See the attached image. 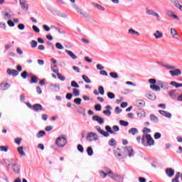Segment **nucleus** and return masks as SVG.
Returning a JSON list of instances; mask_svg holds the SVG:
<instances>
[{
	"instance_id": "f257e3e1",
	"label": "nucleus",
	"mask_w": 182,
	"mask_h": 182,
	"mask_svg": "<svg viewBox=\"0 0 182 182\" xmlns=\"http://www.w3.org/2000/svg\"><path fill=\"white\" fill-rule=\"evenodd\" d=\"M108 176L112 178V180H114L117 182H123V178L122 176L117 173H113L110 169H109V171L107 172Z\"/></svg>"
},
{
	"instance_id": "f03ea898",
	"label": "nucleus",
	"mask_w": 182,
	"mask_h": 182,
	"mask_svg": "<svg viewBox=\"0 0 182 182\" xmlns=\"http://www.w3.org/2000/svg\"><path fill=\"white\" fill-rule=\"evenodd\" d=\"M66 143H68V140L63 136H60L55 141V144L58 147H63L66 145Z\"/></svg>"
},
{
	"instance_id": "7ed1b4c3",
	"label": "nucleus",
	"mask_w": 182,
	"mask_h": 182,
	"mask_svg": "<svg viewBox=\"0 0 182 182\" xmlns=\"http://www.w3.org/2000/svg\"><path fill=\"white\" fill-rule=\"evenodd\" d=\"M1 15H3V18L5 20L11 19L14 16L12 14V11L11 9H6L5 10L1 11Z\"/></svg>"
},
{
	"instance_id": "20e7f679",
	"label": "nucleus",
	"mask_w": 182,
	"mask_h": 182,
	"mask_svg": "<svg viewBox=\"0 0 182 182\" xmlns=\"http://www.w3.org/2000/svg\"><path fill=\"white\" fill-rule=\"evenodd\" d=\"M9 166H11V169L13 170L14 173H16V174H19L21 171V166L19 164L13 162L11 164H9Z\"/></svg>"
},
{
	"instance_id": "39448f33",
	"label": "nucleus",
	"mask_w": 182,
	"mask_h": 182,
	"mask_svg": "<svg viewBox=\"0 0 182 182\" xmlns=\"http://www.w3.org/2000/svg\"><path fill=\"white\" fill-rule=\"evenodd\" d=\"M124 152V156H129V157H132L134 156V150H133L132 146H125Z\"/></svg>"
},
{
	"instance_id": "423d86ee",
	"label": "nucleus",
	"mask_w": 182,
	"mask_h": 182,
	"mask_svg": "<svg viewBox=\"0 0 182 182\" xmlns=\"http://www.w3.org/2000/svg\"><path fill=\"white\" fill-rule=\"evenodd\" d=\"M73 8H74L75 9V11L78 13L80 14V15H82V16H84V18H89V14L83 12V10H82V9H80V7L77 6V4H73Z\"/></svg>"
},
{
	"instance_id": "0eeeda50",
	"label": "nucleus",
	"mask_w": 182,
	"mask_h": 182,
	"mask_svg": "<svg viewBox=\"0 0 182 182\" xmlns=\"http://www.w3.org/2000/svg\"><path fill=\"white\" fill-rule=\"evenodd\" d=\"M86 139L88 141H93V140H97V134L94 132H89L86 136Z\"/></svg>"
},
{
	"instance_id": "6e6552de",
	"label": "nucleus",
	"mask_w": 182,
	"mask_h": 182,
	"mask_svg": "<svg viewBox=\"0 0 182 182\" xmlns=\"http://www.w3.org/2000/svg\"><path fill=\"white\" fill-rule=\"evenodd\" d=\"M19 4L23 11H25V12L28 11L29 6H28V1L26 0H20Z\"/></svg>"
},
{
	"instance_id": "1a4fd4ad",
	"label": "nucleus",
	"mask_w": 182,
	"mask_h": 182,
	"mask_svg": "<svg viewBox=\"0 0 182 182\" xmlns=\"http://www.w3.org/2000/svg\"><path fill=\"white\" fill-rule=\"evenodd\" d=\"M169 73L172 77H174L176 76H180L181 75V69H174L173 70H170Z\"/></svg>"
},
{
	"instance_id": "9d476101",
	"label": "nucleus",
	"mask_w": 182,
	"mask_h": 182,
	"mask_svg": "<svg viewBox=\"0 0 182 182\" xmlns=\"http://www.w3.org/2000/svg\"><path fill=\"white\" fill-rule=\"evenodd\" d=\"M6 73L9 75V76H13L14 77L18 76V75H19V72H18L16 70H12L11 68H8L6 70Z\"/></svg>"
},
{
	"instance_id": "9b49d317",
	"label": "nucleus",
	"mask_w": 182,
	"mask_h": 182,
	"mask_svg": "<svg viewBox=\"0 0 182 182\" xmlns=\"http://www.w3.org/2000/svg\"><path fill=\"white\" fill-rule=\"evenodd\" d=\"M157 85L161 87L164 90H168V83L163 81H158Z\"/></svg>"
},
{
	"instance_id": "f8f14e48",
	"label": "nucleus",
	"mask_w": 182,
	"mask_h": 182,
	"mask_svg": "<svg viewBox=\"0 0 182 182\" xmlns=\"http://www.w3.org/2000/svg\"><path fill=\"white\" fill-rule=\"evenodd\" d=\"M92 120L94 122H97L100 124H103V123H105V119L102 118V117H99V115H94L92 117Z\"/></svg>"
},
{
	"instance_id": "ddd939ff",
	"label": "nucleus",
	"mask_w": 182,
	"mask_h": 182,
	"mask_svg": "<svg viewBox=\"0 0 182 182\" xmlns=\"http://www.w3.org/2000/svg\"><path fill=\"white\" fill-rule=\"evenodd\" d=\"M146 140L148 146H153V144H154V139H153V138L151 137V135L146 134Z\"/></svg>"
},
{
	"instance_id": "4468645a",
	"label": "nucleus",
	"mask_w": 182,
	"mask_h": 182,
	"mask_svg": "<svg viewBox=\"0 0 182 182\" xmlns=\"http://www.w3.org/2000/svg\"><path fill=\"white\" fill-rule=\"evenodd\" d=\"M96 130H97V132L99 133H100V134H102V136H104V137H109V134L108 132H106L105 130L101 129L100 126H96L95 127Z\"/></svg>"
},
{
	"instance_id": "2eb2a0df",
	"label": "nucleus",
	"mask_w": 182,
	"mask_h": 182,
	"mask_svg": "<svg viewBox=\"0 0 182 182\" xmlns=\"http://www.w3.org/2000/svg\"><path fill=\"white\" fill-rule=\"evenodd\" d=\"M11 87V84L8 82H1L0 83V90H8Z\"/></svg>"
},
{
	"instance_id": "dca6fc26",
	"label": "nucleus",
	"mask_w": 182,
	"mask_h": 182,
	"mask_svg": "<svg viewBox=\"0 0 182 182\" xmlns=\"http://www.w3.org/2000/svg\"><path fill=\"white\" fill-rule=\"evenodd\" d=\"M171 2L174 5L175 8L182 11V6L180 4V2H178V0H171Z\"/></svg>"
},
{
	"instance_id": "f3484780",
	"label": "nucleus",
	"mask_w": 182,
	"mask_h": 182,
	"mask_svg": "<svg viewBox=\"0 0 182 182\" xmlns=\"http://www.w3.org/2000/svg\"><path fill=\"white\" fill-rule=\"evenodd\" d=\"M168 96L171 97V99H176L177 97V90H172L171 91H168Z\"/></svg>"
},
{
	"instance_id": "a211bd4d",
	"label": "nucleus",
	"mask_w": 182,
	"mask_h": 182,
	"mask_svg": "<svg viewBox=\"0 0 182 182\" xmlns=\"http://www.w3.org/2000/svg\"><path fill=\"white\" fill-rule=\"evenodd\" d=\"M105 109L107 110H104L103 114H105V116H110V114H112V112L110 111V110H112V106L107 105L105 107Z\"/></svg>"
},
{
	"instance_id": "6ab92c4d",
	"label": "nucleus",
	"mask_w": 182,
	"mask_h": 182,
	"mask_svg": "<svg viewBox=\"0 0 182 182\" xmlns=\"http://www.w3.org/2000/svg\"><path fill=\"white\" fill-rule=\"evenodd\" d=\"M33 109L35 112H41L43 110V107L41 104H35L33 105Z\"/></svg>"
},
{
	"instance_id": "aec40b11",
	"label": "nucleus",
	"mask_w": 182,
	"mask_h": 182,
	"mask_svg": "<svg viewBox=\"0 0 182 182\" xmlns=\"http://www.w3.org/2000/svg\"><path fill=\"white\" fill-rule=\"evenodd\" d=\"M160 114H162V116H165V117H167V119H171V113L164 111V110H159Z\"/></svg>"
},
{
	"instance_id": "412c9836",
	"label": "nucleus",
	"mask_w": 182,
	"mask_h": 182,
	"mask_svg": "<svg viewBox=\"0 0 182 182\" xmlns=\"http://www.w3.org/2000/svg\"><path fill=\"white\" fill-rule=\"evenodd\" d=\"M136 105L138 106V107H144L146 106V102L143 100H137L136 101Z\"/></svg>"
},
{
	"instance_id": "4be33fe9",
	"label": "nucleus",
	"mask_w": 182,
	"mask_h": 182,
	"mask_svg": "<svg viewBox=\"0 0 182 182\" xmlns=\"http://www.w3.org/2000/svg\"><path fill=\"white\" fill-rule=\"evenodd\" d=\"M50 87L54 92H59L60 90V85L59 84H52L50 85Z\"/></svg>"
},
{
	"instance_id": "5701e85b",
	"label": "nucleus",
	"mask_w": 182,
	"mask_h": 182,
	"mask_svg": "<svg viewBox=\"0 0 182 182\" xmlns=\"http://www.w3.org/2000/svg\"><path fill=\"white\" fill-rule=\"evenodd\" d=\"M166 173L168 175V177H173V176H174V169L171 168H167L166 169Z\"/></svg>"
},
{
	"instance_id": "b1692460",
	"label": "nucleus",
	"mask_w": 182,
	"mask_h": 182,
	"mask_svg": "<svg viewBox=\"0 0 182 182\" xmlns=\"http://www.w3.org/2000/svg\"><path fill=\"white\" fill-rule=\"evenodd\" d=\"M65 53H67L70 58L73 60L77 59V56L73 53V52L69 50H65Z\"/></svg>"
},
{
	"instance_id": "393cba45",
	"label": "nucleus",
	"mask_w": 182,
	"mask_h": 182,
	"mask_svg": "<svg viewBox=\"0 0 182 182\" xmlns=\"http://www.w3.org/2000/svg\"><path fill=\"white\" fill-rule=\"evenodd\" d=\"M154 36H155L156 39H160L163 38V33L160 32V31H156L154 33Z\"/></svg>"
},
{
	"instance_id": "a878e982",
	"label": "nucleus",
	"mask_w": 182,
	"mask_h": 182,
	"mask_svg": "<svg viewBox=\"0 0 182 182\" xmlns=\"http://www.w3.org/2000/svg\"><path fill=\"white\" fill-rule=\"evenodd\" d=\"M17 151L20 156H26V154H25V151H23V146H18Z\"/></svg>"
},
{
	"instance_id": "bb28decb",
	"label": "nucleus",
	"mask_w": 182,
	"mask_h": 182,
	"mask_svg": "<svg viewBox=\"0 0 182 182\" xmlns=\"http://www.w3.org/2000/svg\"><path fill=\"white\" fill-rule=\"evenodd\" d=\"M128 33H129V35H136V36H140V33H139L138 31H136L133 28H130L128 31Z\"/></svg>"
},
{
	"instance_id": "cd10ccee",
	"label": "nucleus",
	"mask_w": 182,
	"mask_h": 182,
	"mask_svg": "<svg viewBox=\"0 0 182 182\" xmlns=\"http://www.w3.org/2000/svg\"><path fill=\"white\" fill-rule=\"evenodd\" d=\"M170 85L171 86H174V87L178 88V87H182V83H178L176 81H172L170 82Z\"/></svg>"
},
{
	"instance_id": "c85d7f7f",
	"label": "nucleus",
	"mask_w": 182,
	"mask_h": 182,
	"mask_svg": "<svg viewBox=\"0 0 182 182\" xmlns=\"http://www.w3.org/2000/svg\"><path fill=\"white\" fill-rule=\"evenodd\" d=\"M145 96L149 100H156V95H154V94H149V93H147Z\"/></svg>"
},
{
	"instance_id": "c756f323",
	"label": "nucleus",
	"mask_w": 182,
	"mask_h": 182,
	"mask_svg": "<svg viewBox=\"0 0 182 182\" xmlns=\"http://www.w3.org/2000/svg\"><path fill=\"white\" fill-rule=\"evenodd\" d=\"M129 133L134 136L135 134H137V133H139V130L136 128H131L129 130Z\"/></svg>"
},
{
	"instance_id": "7c9ffc66",
	"label": "nucleus",
	"mask_w": 182,
	"mask_h": 182,
	"mask_svg": "<svg viewBox=\"0 0 182 182\" xmlns=\"http://www.w3.org/2000/svg\"><path fill=\"white\" fill-rule=\"evenodd\" d=\"M150 89H152V90H155V92H160L161 90L160 87L156 85H151Z\"/></svg>"
},
{
	"instance_id": "2f4dec72",
	"label": "nucleus",
	"mask_w": 182,
	"mask_h": 182,
	"mask_svg": "<svg viewBox=\"0 0 182 182\" xmlns=\"http://www.w3.org/2000/svg\"><path fill=\"white\" fill-rule=\"evenodd\" d=\"M149 117H150V119H151L152 122H154L155 123H159V118H158L156 115L151 114L149 116Z\"/></svg>"
},
{
	"instance_id": "473e14b6",
	"label": "nucleus",
	"mask_w": 182,
	"mask_h": 182,
	"mask_svg": "<svg viewBox=\"0 0 182 182\" xmlns=\"http://www.w3.org/2000/svg\"><path fill=\"white\" fill-rule=\"evenodd\" d=\"M38 80H39V78H38L36 75H32L30 83H38Z\"/></svg>"
},
{
	"instance_id": "72a5a7b5",
	"label": "nucleus",
	"mask_w": 182,
	"mask_h": 182,
	"mask_svg": "<svg viewBox=\"0 0 182 182\" xmlns=\"http://www.w3.org/2000/svg\"><path fill=\"white\" fill-rule=\"evenodd\" d=\"M105 130H107V133H110L111 134H115L114 132L112 129V127L109 125L105 127Z\"/></svg>"
},
{
	"instance_id": "f704fd0d",
	"label": "nucleus",
	"mask_w": 182,
	"mask_h": 182,
	"mask_svg": "<svg viewBox=\"0 0 182 182\" xmlns=\"http://www.w3.org/2000/svg\"><path fill=\"white\" fill-rule=\"evenodd\" d=\"M82 77L83 80L85 82V83H92V80H90L89 79V77H87V75H82Z\"/></svg>"
},
{
	"instance_id": "c9c22d12",
	"label": "nucleus",
	"mask_w": 182,
	"mask_h": 182,
	"mask_svg": "<svg viewBox=\"0 0 182 182\" xmlns=\"http://www.w3.org/2000/svg\"><path fill=\"white\" fill-rule=\"evenodd\" d=\"M93 6L97 8V9H100L101 11H105V7L102 6L100 4H97V3H92Z\"/></svg>"
},
{
	"instance_id": "e433bc0d",
	"label": "nucleus",
	"mask_w": 182,
	"mask_h": 182,
	"mask_svg": "<svg viewBox=\"0 0 182 182\" xmlns=\"http://www.w3.org/2000/svg\"><path fill=\"white\" fill-rule=\"evenodd\" d=\"M109 171H107V173L103 171H100L99 173L100 174V177H102L103 178H106V177H107V176H109V174L107 173V172Z\"/></svg>"
},
{
	"instance_id": "4c0bfd02",
	"label": "nucleus",
	"mask_w": 182,
	"mask_h": 182,
	"mask_svg": "<svg viewBox=\"0 0 182 182\" xmlns=\"http://www.w3.org/2000/svg\"><path fill=\"white\" fill-rule=\"evenodd\" d=\"M21 76L23 79H26L28 76H31V74H28V71L25 70L21 73Z\"/></svg>"
},
{
	"instance_id": "58836bf2",
	"label": "nucleus",
	"mask_w": 182,
	"mask_h": 182,
	"mask_svg": "<svg viewBox=\"0 0 182 182\" xmlns=\"http://www.w3.org/2000/svg\"><path fill=\"white\" fill-rule=\"evenodd\" d=\"M45 134H46V132H45V131H39L37 134V137L38 139H41V137H43V136H45Z\"/></svg>"
},
{
	"instance_id": "ea45409f",
	"label": "nucleus",
	"mask_w": 182,
	"mask_h": 182,
	"mask_svg": "<svg viewBox=\"0 0 182 182\" xmlns=\"http://www.w3.org/2000/svg\"><path fill=\"white\" fill-rule=\"evenodd\" d=\"M9 150V146H0V151H4V153H6Z\"/></svg>"
},
{
	"instance_id": "a19ab883",
	"label": "nucleus",
	"mask_w": 182,
	"mask_h": 182,
	"mask_svg": "<svg viewBox=\"0 0 182 182\" xmlns=\"http://www.w3.org/2000/svg\"><path fill=\"white\" fill-rule=\"evenodd\" d=\"M87 153L88 156H93V149L92 147L89 146L87 148Z\"/></svg>"
},
{
	"instance_id": "79ce46f5",
	"label": "nucleus",
	"mask_w": 182,
	"mask_h": 182,
	"mask_svg": "<svg viewBox=\"0 0 182 182\" xmlns=\"http://www.w3.org/2000/svg\"><path fill=\"white\" fill-rule=\"evenodd\" d=\"M154 13H155V11L153 9H147L146 10V14H147V15H152V16H154Z\"/></svg>"
},
{
	"instance_id": "37998d69",
	"label": "nucleus",
	"mask_w": 182,
	"mask_h": 182,
	"mask_svg": "<svg viewBox=\"0 0 182 182\" xmlns=\"http://www.w3.org/2000/svg\"><path fill=\"white\" fill-rule=\"evenodd\" d=\"M107 96L109 97V99H114L116 97L114 93L111 92H107Z\"/></svg>"
},
{
	"instance_id": "c03bdc74",
	"label": "nucleus",
	"mask_w": 182,
	"mask_h": 182,
	"mask_svg": "<svg viewBox=\"0 0 182 182\" xmlns=\"http://www.w3.org/2000/svg\"><path fill=\"white\" fill-rule=\"evenodd\" d=\"M73 92L74 96H75V97H77V96H79V95H80V91L76 88H74L73 90Z\"/></svg>"
},
{
	"instance_id": "a18cd8bd",
	"label": "nucleus",
	"mask_w": 182,
	"mask_h": 182,
	"mask_svg": "<svg viewBox=\"0 0 182 182\" xmlns=\"http://www.w3.org/2000/svg\"><path fill=\"white\" fill-rule=\"evenodd\" d=\"M164 68H166V69L174 70L176 69V66L173 65H164Z\"/></svg>"
},
{
	"instance_id": "49530a36",
	"label": "nucleus",
	"mask_w": 182,
	"mask_h": 182,
	"mask_svg": "<svg viewBox=\"0 0 182 182\" xmlns=\"http://www.w3.org/2000/svg\"><path fill=\"white\" fill-rule=\"evenodd\" d=\"M31 46L33 48H36V46H38V42L36 41H35V40L31 41Z\"/></svg>"
},
{
	"instance_id": "de8ad7c7",
	"label": "nucleus",
	"mask_w": 182,
	"mask_h": 182,
	"mask_svg": "<svg viewBox=\"0 0 182 182\" xmlns=\"http://www.w3.org/2000/svg\"><path fill=\"white\" fill-rule=\"evenodd\" d=\"M71 87H77V88L80 87L79 84H77V82H76V81H75V80L71 81Z\"/></svg>"
},
{
	"instance_id": "09e8293b",
	"label": "nucleus",
	"mask_w": 182,
	"mask_h": 182,
	"mask_svg": "<svg viewBox=\"0 0 182 182\" xmlns=\"http://www.w3.org/2000/svg\"><path fill=\"white\" fill-rule=\"evenodd\" d=\"M119 124H120L121 126L127 127V126H129V122H127V121H124V120H120V121H119Z\"/></svg>"
},
{
	"instance_id": "8fccbe9b",
	"label": "nucleus",
	"mask_w": 182,
	"mask_h": 182,
	"mask_svg": "<svg viewBox=\"0 0 182 182\" xmlns=\"http://www.w3.org/2000/svg\"><path fill=\"white\" fill-rule=\"evenodd\" d=\"M77 149L78 151H80V153H83V151H85V149L83 148V146H82L81 144H78Z\"/></svg>"
},
{
	"instance_id": "3c124183",
	"label": "nucleus",
	"mask_w": 182,
	"mask_h": 182,
	"mask_svg": "<svg viewBox=\"0 0 182 182\" xmlns=\"http://www.w3.org/2000/svg\"><path fill=\"white\" fill-rule=\"evenodd\" d=\"M109 75L111 77H113V79H117L119 77V75L117 74V73L112 72L109 73Z\"/></svg>"
},
{
	"instance_id": "603ef678",
	"label": "nucleus",
	"mask_w": 182,
	"mask_h": 182,
	"mask_svg": "<svg viewBox=\"0 0 182 182\" xmlns=\"http://www.w3.org/2000/svg\"><path fill=\"white\" fill-rule=\"evenodd\" d=\"M114 156L116 157H121V159H124V155L120 154L119 152H117V151H114Z\"/></svg>"
},
{
	"instance_id": "864d4df0",
	"label": "nucleus",
	"mask_w": 182,
	"mask_h": 182,
	"mask_svg": "<svg viewBox=\"0 0 182 182\" xmlns=\"http://www.w3.org/2000/svg\"><path fill=\"white\" fill-rule=\"evenodd\" d=\"M138 117H146V112L142 111L141 112H137Z\"/></svg>"
},
{
	"instance_id": "5fc2aeb1",
	"label": "nucleus",
	"mask_w": 182,
	"mask_h": 182,
	"mask_svg": "<svg viewBox=\"0 0 182 182\" xmlns=\"http://www.w3.org/2000/svg\"><path fill=\"white\" fill-rule=\"evenodd\" d=\"M95 109L97 112H100V110H102V105L100 104H97L95 105Z\"/></svg>"
},
{
	"instance_id": "6e6d98bb",
	"label": "nucleus",
	"mask_w": 182,
	"mask_h": 182,
	"mask_svg": "<svg viewBox=\"0 0 182 182\" xmlns=\"http://www.w3.org/2000/svg\"><path fill=\"white\" fill-rule=\"evenodd\" d=\"M109 146H112L113 147V146H114L116 144V140L112 138L109 141Z\"/></svg>"
},
{
	"instance_id": "4d7b16f0",
	"label": "nucleus",
	"mask_w": 182,
	"mask_h": 182,
	"mask_svg": "<svg viewBox=\"0 0 182 182\" xmlns=\"http://www.w3.org/2000/svg\"><path fill=\"white\" fill-rule=\"evenodd\" d=\"M55 48H57V49H60V50L64 49L63 46L60 43H55Z\"/></svg>"
},
{
	"instance_id": "13d9d810",
	"label": "nucleus",
	"mask_w": 182,
	"mask_h": 182,
	"mask_svg": "<svg viewBox=\"0 0 182 182\" xmlns=\"http://www.w3.org/2000/svg\"><path fill=\"white\" fill-rule=\"evenodd\" d=\"M65 97L68 100H70L72 99V97H73V94L68 92L66 94Z\"/></svg>"
},
{
	"instance_id": "bf43d9fd",
	"label": "nucleus",
	"mask_w": 182,
	"mask_h": 182,
	"mask_svg": "<svg viewBox=\"0 0 182 182\" xmlns=\"http://www.w3.org/2000/svg\"><path fill=\"white\" fill-rule=\"evenodd\" d=\"M99 93L101 95H105V88L102 86L98 87Z\"/></svg>"
},
{
	"instance_id": "052dcab7",
	"label": "nucleus",
	"mask_w": 182,
	"mask_h": 182,
	"mask_svg": "<svg viewBox=\"0 0 182 182\" xmlns=\"http://www.w3.org/2000/svg\"><path fill=\"white\" fill-rule=\"evenodd\" d=\"M149 83H150V85H156V83H157V80L154 78H151L149 80Z\"/></svg>"
},
{
	"instance_id": "680f3d73",
	"label": "nucleus",
	"mask_w": 182,
	"mask_h": 182,
	"mask_svg": "<svg viewBox=\"0 0 182 182\" xmlns=\"http://www.w3.org/2000/svg\"><path fill=\"white\" fill-rule=\"evenodd\" d=\"M74 103H75V105H80V103H82V99L81 98H75L74 100Z\"/></svg>"
},
{
	"instance_id": "e2e57ef3",
	"label": "nucleus",
	"mask_w": 182,
	"mask_h": 182,
	"mask_svg": "<svg viewBox=\"0 0 182 182\" xmlns=\"http://www.w3.org/2000/svg\"><path fill=\"white\" fill-rule=\"evenodd\" d=\"M161 137V134H160V132H156V133L154 134V139H155L156 140L160 139Z\"/></svg>"
},
{
	"instance_id": "0e129e2a",
	"label": "nucleus",
	"mask_w": 182,
	"mask_h": 182,
	"mask_svg": "<svg viewBox=\"0 0 182 182\" xmlns=\"http://www.w3.org/2000/svg\"><path fill=\"white\" fill-rule=\"evenodd\" d=\"M14 141L16 144H18V146H19V144H21V141H22V138H16Z\"/></svg>"
},
{
	"instance_id": "69168bd1",
	"label": "nucleus",
	"mask_w": 182,
	"mask_h": 182,
	"mask_svg": "<svg viewBox=\"0 0 182 182\" xmlns=\"http://www.w3.org/2000/svg\"><path fill=\"white\" fill-rule=\"evenodd\" d=\"M33 30L34 31V32H36V33H39V32H41V30L39 29V28H38V26H33Z\"/></svg>"
},
{
	"instance_id": "338daca9",
	"label": "nucleus",
	"mask_w": 182,
	"mask_h": 182,
	"mask_svg": "<svg viewBox=\"0 0 182 182\" xmlns=\"http://www.w3.org/2000/svg\"><path fill=\"white\" fill-rule=\"evenodd\" d=\"M57 77H58V79H60V80H62L63 82L65 80V77H63L62 75V74H60L59 73H57Z\"/></svg>"
},
{
	"instance_id": "774afa93",
	"label": "nucleus",
	"mask_w": 182,
	"mask_h": 182,
	"mask_svg": "<svg viewBox=\"0 0 182 182\" xmlns=\"http://www.w3.org/2000/svg\"><path fill=\"white\" fill-rule=\"evenodd\" d=\"M7 23H8L9 26H11V27L15 26V23H14V21H12V20H9L7 21Z\"/></svg>"
}]
</instances>
